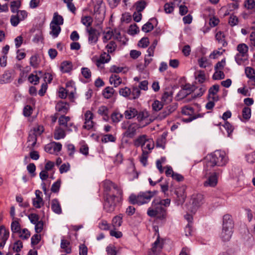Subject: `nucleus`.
<instances>
[{"label":"nucleus","instance_id":"obj_29","mask_svg":"<svg viewBox=\"0 0 255 255\" xmlns=\"http://www.w3.org/2000/svg\"><path fill=\"white\" fill-rule=\"evenodd\" d=\"M123 217L122 214H119L113 218L112 220V225L115 229L119 228L122 225Z\"/></svg>","mask_w":255,"mask_h":255},{"label":"nucleus","instance_id":"obj_16","mask_svg":"<svg viewBox=\"0 0 255 255\" xmlns=\"http://www.w3.org/2000/svg\"><path fill=\"white\" fill-rule=\"evenodd\" d=\"M186 186L182 185L175 190V193L177 195L178 200L181 203L184 202L186 198Z\"/></svg>","mask_w":255,"mask_h":255},{"label":"nucleus","instance_id":"obj_47","mask_svg":"<svg viewBox=\"0 0 255 255\" xmlns=\"http://www.w3.org/2000/svg\"><path fill=\"white\" fill-rule=\"evenodd\" d=\"M11 230L13 233H18L20 231V225L18 222L16 220H14L11 224Z\"/></svg>","mask_w":255,"mask_h":255},{"label":"nucleus","instance_id":"obj_44","mask_svg":"<svg viewBox=\"0 0 255 255\" xmlns=\"http://www.w3.org/2000/svg\"><path fill=\"white\" fill-rule=\"evenodd\" d=\"M243 118L245 120H249L251 116V109L250 108L245 107L242 111Z\"/></svg>","mask_w":255,"mask_h":255},{"label":"nucleus","instance_id":"obj_18","mask_svg":"<svg viewBox=\"0 0 255 255\" xmlns=\"http://www.w3.org/2000/svg\"><path fill=\"white\" fill-rule=\"evenodd\" d=\"M162 248V243L160 242L159 237H158L153 244V246L151 249L152 253H150L149 255H157L160 252Z\"/></svg>","mask_w":255,"mask_h":255},{"label":"nucleus","instance_id":"obj_35","mask_svg":"<svg viewBox=\"0 0 255 255\" xmlns=\"http://www.w3.org/2000/svg\"><path fill=\"white\" fill-rule=\"evenodd\" d=\"M123 118V115L118 112L113 113L111 116L112 121L114 124L120 122Z\"/></svg>","mask_w":255,"mask_h":255},{"label":"nucleus","instance_id":"obj_34","mask_svg":"<svg viewBox=\"0 0 255 255\" xmlns=\"http://www.w3.org/2000/svg\"><path fill=\"white\" fill-rule=\"evenodd\" d=\"M154 20H156L155 18L150 19L147 23L142 26V30L145 32L151 31L154 28L153 24L151 21Z\"/></svg>","mask_w":255,"mask_h":255},{"label":"nucleus","instance_id":"obj_52","mask_svg":"<svg viewBox=\"0 0 255 255\" xmlns=\"http://www.w3.org/2000/svg\"><path fill=\"white\" fill-rule=\"evenodd\" d=\"M182 113L185 115H189L190 116H194V110L193 108L189 106H185L182 109Z\"/></svg>","mask_w":255,"mask_h":255},{"label":"nucleus","instance_id":"obj_28","mask_svg":"<svg viewBox=\"0 0 255 255\" xmlns=\"http://www.w3.org/2000/svg\"><path fill=\"white\" fill-rule=\"evenodd\" d=\"M66 136V133L64 129L60 127L56 128L54 133V137L56 140L64 138Z\"/></svg>","mask_w":255,"mask_h":255},{"label":"nucleus","instance_id":"obj_6","mask_svg":"<svg viewBox=\"0 0 255 255\" xmlns=\"http://www.w3.org/2000/svg\"><path fill=\"white\" fill-rule=\"evenodd\" d=\"M44 131V128L41 126L37 125L30 130L27 139V142L31 147L35 146L37 141V137L40 136Z\"/></svg>","mask_w":255,"mask_h":255},{"label":"nucleus","instance_id":"obj_19","mask_svg":"<svg viewBox=\"0 0 255 255\" xmlns=\"http://www.w3.org/2000/svg\"><path fill=\"white\" fill-rule=\"evenodd\" d=\"M148 139L147 136L145 134L139 135L134 140L133 144L136 147H142L144 145L146 141H148Z\"/></svg>","mask_w":255,"mask_h":255},{"label":"nucleus","instance_id":"obj_50","mask_svg":"<svg viewBox=\"0 0 255 255\" xmlns=\"http://www.w3.org/2000/svg\"><path fill=\"white\" fill-rule=\"evenodd\" d=\"M198 64L199 66L201 68H206L210 65V62L207 58L205 57H201L198 59Z\"/></svg>","mask_w":255,"mask_h":255},{"label":"nucleus","instance_id":"obj_46","mask_svg":"<svg viewBox=\"0 0 255 255\" xmlns=\"http://www.w3.org/2000/svg\"><path fill=\"white\" fill-rule=\"evenodd\" d=\"M117 45L116 42L112 40L106 46L108 53H112L117 49Z\"/></svg>","mask_w":255,"mask_h":255},{"label":"nucleus","instance_id":"obj_1","mask_svg":"<svg viewBox=\"0 0 255 255\" xmlns=\"http://www.w3.org/2000/svg\"><path fill=\"white\" fill-rule=\"evenodd\" d=\"M228 158L224 151L216 150L207 155L205 158V167L208 170L215 166H223L226 165Z\"/></svg>","mask_w":255,"mask_h":255},{"label":"nucleus","instance_id":"obj_36","mask_svg":"<svg viewBox=\"0 0 255 255\" xmlns=\"http://www.w3.org/2000/svg\"><path fill=\"white\" fill-rule=\"evenodd\" d=\"M237 49L239 52L238 54H241L248 56V52L249 50L248 46L245 43L239 44L237 47Z\"/></svg>","mask_w":255,"mask_h":255},{"label":"nucleus","instance_id":"obj_13","mask_svg":"<svg viewBox=\"0 0 255 255\" xmlns=\"http://www.w3.org/2000/svg\"><path fill=\"white\" fill-rule=\"evenodd\" d=\"M136 116L138 122H145V124L143 126L149 124L153 121V120H152L151 118H149V114L146 110L139 112L138 113H137Z\"/></svg>","mask_w":255,"mask_h":255},{"label":"nucleus","instance_id":"obj_23","mask_svg":"<svg viewBox=\"0 0 255 255\" xmlns=\"http://www.w3.org/2000/svg\"><path fill=\"white\" fill-rule=\"evenodd\" d=\"M72 62L68 61H65L61 63L60 70L63 73H69L72 70Z\"/></svg>","mask_w":255,"mask_h":255},{"label":"nucleus","instance_id":"obj_63","mask_svg":"<svg viewBox=\"0 0 255 255\" xmlns=\"http://www.w3.org/2000/svg\"><path fill=\"white\" fill-rule=\"evenodd\" d=\"M41 240V236L39 234H35L31 238V243L32 246L37 245Z\"/></svg>","mask_w":255,"mask_h":255},{"label":"nucleus","instance_id":"obj_64","mask_svg":"<svg viewBox=\"0 0 255 255\" xmlns=\"http://www.w3.org/2000/svg\"><path fill=\"white\" fill-rule=\"evenodd\" d=\"M106 251L108 255H117L116 248L115 246L110 245L106 248Z\"/></svg>","mask_w":255,"mask_h":255},{"label":"nucleus","instance_id":"obj_21","mask_svg":"<svg viewBox=\"0 0 255 255\" xmlns=\"http://www.w3.org/2000/svg\"><path fill=\"white\" fill-rule=\"evenodd\" d=\"M110 59V55L104 52L101 55L100 58L96 61V65L98 67H99L102 64L108 63Z\"/></svg>","mask_w":255,"mask_h":255},{"label":"nucleus","instance_id":"obj_38","mask_svg":"<svg viewBox=\"0 0 255 255\" xmlns=\"http://www.w3.org/2000/svg\"><path fill=\"white\" fill-rule=\"evenodd\" d=\"M103 42L106 43L113 37V30L111 28H109L107 31L103 32Z\"/></svg>","mask_w":255,"mask_h":255},{"label":"nucleus","instance_id":"obj_56","mask_svg":"<svg viewBox=\"0 0 255 255\" xmlns=\"http://www.w3.org/2000/svg\"><path fill=\"white\" fill-rule=\"evenodd\" d=\"M19 237L23 240H26L29 238L30 236V232L26 229H24L22 231L19 232Z\"/></svg>","mask_w":255,"mask_h":255},{"label":"nucleus","instance_id":"obj_40","mask_svg":"<svg viewBox=\"0 0 255 255\" xmlns=\"http://www.w3.org/2000/svg\"><path fill=\"white\" fill-rule=\"evenodd\" d=\"M114 91L112 87H107L104 90L103 95L105 98L109 99L113 96Z\"/></svg>","mask_w":255,"mask_h":255},{"label":"nucleus","instance_id":"obj_55","mask_svg":"<svg viewBox=\"0 0 255 255\" xmlns=\"http://www.w3.org/2000/svg\"><path fill=\"white\" fill-rule=\"evenodd\" d=\"M225 78V74L222 70H216L213 75V79L214 80H221Z\"/></svg>","mask_w":255,"mask_h":255},{"label":"nucleus","instance_id":"obj_26","mask_svg":"<svg viewBox=\"0 0 255 255\" xmlns=\"http://www.w3.org/2000/svg\"><path fill=\"white\" fill-rule=\"evenodd\" d=\"M50 28L51 29L50 34L54 38L57 37L61 31V27L60 26L53 24V23H50Z\"/></svg>","mask_w":255,"mask_h":255},{"label":"nucleus","instance_id":"obj_11","mask_svg":"<svg viewBox=\"0 0 255 255\" xmlns=\"http://www.w3.org/2000/svg\"><path fill=\"white\" fill-rule=\"evenodd\" d=\"M94 118L93 114L90 111H87L84 114V125L83 128L87 129H90L93 128L94 123L93 121Z\"/></svg>","mask_w":255,"mask_h":255},{"label":"nucleus","instance_id":"obj_4","mask_svg":"<svg viewBox=\"0 0 255 255\" xmlns=\"http://www.w3.org/2000/svg\"><path fill=\"white\" fill-rule=\"evenodd\" d=\"M147 214L150 217L157 216V218L160 219H165V210L159 204V198H155L152 201L151 207L147 210Z\"/></svg>","mask_w":255,"mask_h":255},{"label":"nucleus","instance_id":"obj_5","mask_svg":"<svg viewBox=\"0 0 255 255\" xmlns=\"http://www.w3.org/2000/svg\"><path fill=\"white\" fill-rule=\"evenodd\" d=\"M141 128L140 125L137 123L124 121L121 124V128L125 130L123 135L127 138H133L137 134Z\"/></svg>","mask_w":255,"mask_h":255},{"label":"nucleus","instance_id":"obj_61","mask_svg":"<svg viewBox=\"0 0 255 255\" xmlns=\"http://www.w3.org/2000/svg\"><path fill=\"white\" fill-rule=\"evenodd\" d=\"M33 205L36 208H40L41 205H43L44 203L42 198H34L32 201Z\"/></svg>","mask_w":255,"mask_h":255},{"label":"nucleus","instance_id":"obj_42","mask_svg":"<svg viewBox=\"0 0 255 255\" xmlns=\"http://www.w3.org/2000/svg\"><path fill=\"white\" fill-rule=\"evenodd\" d=\"M247 55L238 53L235 56V60L238 65H242L247 60Z\"/></svg>","mask_w":255,"mask_h":255},{"label":"nucleus","instance_id":"obj_58","mask_svg":"<svg viewBox=\"0 0 255 255\" xmlns=\"http://www.w3.org/2000/svg\"><path fill=\"white\" fill-rule=\"evenodd\" d=\"M116 140V137L114 136L112 134H108L105 135L102 138V142H108L109 141L114 142Z\"/></svg>","mask_w":255,"mask_h":255},{"label":"nucleus","instance_id":"obj_15","mask_svg":"<svg viewBox=\"0 0 255 255\" xmlns=\"http://www.w3.org/2000/svg\"><path fill=\"white\" fill-rule=\"evenodd\" d=\"M234 223L231 215H225L223 218V228L233 230Z\"/></svg>","mask_w":255,"mask_h":255},{"label":"nucleus","instance_id":"obj_27","mask_svg":"<svg viewBox=\"0 0 255 255\" xmlns=\"http://www.w3.org/2000/svg\"><path fill=\"white\" fill-rule=\"evenodd\" d=\"M216 39L218 43L221 44L223 46L225 47L228 43L225 39V36L224 33L221 31H218L215 35Z\"/></svg>","mask_w":255,"mask_h":255},{"label":"nucleus","instance_id":"obj_59","mask_svg":"<svg viewBox=\"0 0 255 255\" xmlns=\"http://www.w3.org/2000/svg\"><path fill=\"white\" fill-rule=\"evenodd\" d=\"M149 152L143 151L142 152L141 156L140 157V161L143 166H146L147 163V158Z\"/></svg>","mask_w":255,"mask_h":255},{"label":"nucleus","instance_id":"obj_49","mask_svg":"<svg viewBox=\"0 0 255 255\" xmlns=\"http://www.w3.org/2000/svg\"><path fill=\"white\" fill-rule=\"evenodd\" d=\"M97 113L102 116H107L109 115V110L107 107L102 106L99 108Z\"/></svg>","mask_w":255,"mask_h":255},{"label":"nucleus","instance_id":"obj_10","mask_svg":"<svg viewBox=\"0 0 255 255\" xmlns=\"http://www.w3.org/2000/svg\"><path fill=\"white\" fill-rule=\"evenodd\" d=\"M222 171L219 170L213 172L211 175L208 177L206 180L204 182L203 185L205 187H215L218 183V175Z\"/></svg>","mask_w":255,"mask_h":255},{"label":"nucleus","instance_id":"obj_41","mask_svg":"<svg viewBox=\"0 0 255 255\" xmlns=\"http://www.w3.org/2000/svg\"><path fill=\"white\" fill-rule=\"evenodd\" d=\"M70 118L68 116H61L58 119L59 125L64 128L67 126L68 123L70 122Z\"/></svg>","mask_w":255,"mask_h":255},{"label":"nucleus","instance_id":"obj_51","mask_svg":"<svg viewBox=\"0 0 255 255\" xmlns=\"http://www.w3.org/2000/svg\"><path fill=\"white\" fill-rule=\"evenodd\" d=\"M140 95V91L138 87H133L131 91L130 99H135L139 97Z\"/></svg>","mask_w":255,"mask_h":255},{"label":"nucleus","instance_id":"obj_43","mask_svg":"<svg viewBox=\"0 0 255 255\" xmlns=\"http://www.w3.org/2000/svg\"><path fill=\"white\" fill-rule=\"evenodd\" d=\"M244 5L248 9L255 11V1L254 0H246Z\"/></svg>","mask_w":255,"mask_h":255},{"label":"nucleus","instance_id":"obj_9","mask_svg":"<svg viewBox=\"0 0 255 255\" xmlns=\"http://www.w3.org/2000/svg\"><path fill=\"white\" fill-rule=\"evenodd\" d=\"M190 202L193 208L192 211H196L204 203L203 195L200 193L193 194L191 198Z\"/></svg>","mask_w":255,"mask_h":255},{"label":"nucleus","instance_id":"obj_32","mask_svg":"<svg viewBox=\"0 0 255 255\" xmlns=\"http://www.w3.org/2000/svg\"><path fill=\"white\" fill-rule=\"evenodd\" d=\"M154 147V144L153 141L148 138V141H146L144 145L142 147V152L143 151H148L150 153Z\"/></svg>","mask_w":255,"mask_h":255},{"label":"nucleus","instance_id":"obj_31","mask_svg":"<svg viewBox=\"0 0 255 255\" xmlns=\"http://www.w3.org/2000/svg\"><path fill=\"white\" fill-rule=\"evenodd\" d=\"M60 247L66 254H70L71 252V248L70 246V242L66 240L62 239L61 241Z\"/></svg>","mask_w":255,"mask_h":255},{"label":"nucleus","instance_id":"obj_24","mask_svg":"<svg viewBox=\"0 0 255 255\" xmlns=\"http://www.w3.org/2000/svg\"><path fill=\"white\" fill-rule=\"evenodd\" d=\"M113 38L115 40H117L121 44L125 45L126 44L127 41L126 38L122 36L120 31L117 29H114L113 30Z\"/></svg>","mask_w":255,"mask_h":255},{"label":"nucleus","instance_id":"obj_12","mask_svg":"<svg viewBox=\"0 0 255 255\" xmlns=\"http://www.w3.org/2000/svg\"><path fill=\"white\" fill-rule=\"evenodd\" d=\"M86 31L88 34V42L93 45L97 43L98 40L97 30L92 27L86 28Z\"/></svg>","mask_w":255,"mask_h":255},{"label":"nucleus","instance_id":"obj_54","mask_svg":"<svg viewBox=\"0 0 255 255\" xmlns=\"http://www.w3.org/2000/svg\"><path fill=\"white\" fill-rule=\"evenodd\" d=\"M20 2L18 0L13 1L11 2L10 8L11 11L13 13L17 12L18 9L20 7Z\"/></svg>","mask_w":255,"mask_h":255},{"label":"nucleus","instance_id":"obj_7","mask_svg":"<svg viewBox=\"0 0 255 255\" xmlns=\"http://www.w3.org/2000/svg\"><path fill=\"white\" fill-rule=\"evenodd\" d=\"M105 6L103 3V1L100 0L97 1L94 6V15L95 18L98 20L99 22H101L105 18Z\"/></svg>","mask_w":255,"mask_h":255},{"label":"nucleus","instance_id":"obj_33","mask_svg":"<svg viewBox=\"0 0 255 255\" xmlns=\"http://www.w3.org/2000/svg\"><path fill=\"white\" fill-rule=\"evenodd\" d=\"M50 23L60 26L63 24V18L62 16L59 15L57 12H55Z\"/></svg>","mask_w":255,"mask_h":255},{"label":"nucleus","instance_id":"obj_22","mask_svg":"<svg viewBox=\"0 0 255 255\" xmlns=\"http://www.w3.org/2000/svg\"><path fill=\"white\" fill-rule=\"evenodd\" d=\"M233 230L222 228L221 238L224 241H228L231 238Z\"/></svg>","mask_w":255,"mask_h":255},{"label":"nucleus","instance_id":"obj_14","mask_svg":"<svg viewBox=\"0 0 255 255\" xmlns=\"http://www.w3.org/2000/svg\"><path fill=\"white\" fill-rule=\"evenodd\" d=\"M246 76L249 78L248 83L255 86V71L251 67H247L245 69Z\"/></svg>","mask_w":255,"mask_h":255},{"label":"nucleus","instance_id":"obj_17","mask_svg":"<svg viewBox=\"0 0 255 255\" xmlns=\"http://www.w3.org/2000/svg\"><path fill=\"white\" fill-rule=\"evenodd\" d=\"M55 108L56 110L61 114H66L69 109V105L68 103L60 101L57 103Z\"/></svg>","mask_w":255,"mask_h":255},{"label":"nucleus","instance_id":"obj_48","mask_svg":"<svg viewBox=\"0 0 255 255\" xmlns=\"http://www.w3.org/2000/svg\"><path fill=\"white\" fill-rule=\"evenodd\" d=\"M172 101V95L167 92H164L162 96V102L167 104Z\"/></svg>","mask_w":255,"mask_h":255},{"label":"nucleus","instance_id":"obj_8","mask_svg":"<svg viewBox=\"0 0 255 255\" xmlns=\"http://www.w3.org/2000/svg\"><path fill=\"white\" fill-rule=\"evenodd\" d=\"M103 187L106 192L112 194L119 193L120 195H123V191L120 187L115 184L111 181L106 180L103 182Z\"/></svg>","mask_w":255,"mask_h":255},{"label":"nucleus","instance_id":"obj_3","mask_svg":"<svg viewBox=\"0 0 255 255\" xmlns=\"http://www.w3.org/2000/svg\"><path fill=\"white\" fill-rule=\"evenodd\" d=\"M158 191L156 190L140 192L137 195L131 194L129 197V201L132 204L142 205L149 203L151 198L156 195Z\"/></svg>","mask_w":255,"mask_h":255},{"label":"nucleus","instance_id":"obj_37","mask_svg":"<svg viewBox=\"0 0 255 255\" xmlns=\"http://www.w3.org/2000/svg\"><path fill=\"white\" fill-rule=\"evenodd\" d=\"M146 5V2L143 0H140L136 2L134 4L135 9L137 12H141L145 8Z\"/></svg>","mask_w":255,"mask_h":255},{"label":"nucleus","instance_id":"obj_2","mask_svg":"<svg viewBox=\"0 0 255 255\" xmlns=\"http://www.w3.org/2000/svg\"><path fill=\"white\" fill-rule=\"evenodd\" d=\"M123 195L107 193L104 196V210L108 213L113 212L118 204L122 201Z\"/></svg>","mask_w":255,"mask_h":255},{"label":"nucleus","instance_id":"obj_57","mask_svg":"<svg viewBox=\"0 0 255 255\" xmlns=\"http://www.w3.org/2000/svg\"><path fill=\"white\" fill-rule=\"evenodd\" d=\"M223 127L225 128L227 132H228V136L230 137L234 130L233 127L228 122H226L223 125Z\"/></svg>","mask_w":255,"mask_h":255},{"label":"nucleus","instance_id":"obj_39","mask_svg":"<svg viewBox=\"0 0 255 255\" xmlns=\"http://www.w3.org/2000/svg\"><path fill=\"white\" fill-rule=\"evenodd\" d=\"M81 22L87 28H90L93 22V19L90 16H84L81 18Z\"/></svg>","mask_w":255,"mask_h":255},{"label":"nucleus","instance_id":"obj_60","mask_svg":"<svg viewBox=\"0 0 255 255\" xmlns=\"http://www.w3.org/2000/svg\"><path fill=\"white\" fill-rule=\"evenodd\" d=\"M163 104L159 101H155L152 105V109L155 111H159L163 108Z\"/></svg>","mask_w":255,"mask_h":255},{"label":"nucleus","instance_id":"obj_45","mask_svg":"<svg viewBox=\"0 0 255 255\" xmlns=\"http://www.w3.org/2000/svg\"><path fill=\"white\" fill-rule=\"evenodd\" d=\"M39 64V61L38 57L37 55L32 56L30 58V65L31 66L34 68H36L38 67Z\"/></svg>","mask_w":255,"mask_h":255},{"label":"nucleus","instance_id":"obj_62","mask_svg":"<svg viewBox=\"0 0 255 255\" xmlns=\"http://www.w3.org/2000/svg\"><path fill=\"white\" fill-rule=\"evenodd\" d=\"M23 247L22 243L20 241H18L15 242L13 246V250L16 253L20 251Z\"/></svg>","mask_w":255,"mask_h":255},{"label":"nucleus","instance_id":"obj_30","mask_svg":"<svg viewBox=\"0 0 255 255\" xmlns=\"http://www.w3.org/2000/svg\"><path fill=\"white\" fill-rule=\"evenodd\" d=\"M137 113V110L133 108H129L125 112V116L127 119H131L136 116Z\"/></svg>","mask_w":255,"mask_h":255},{"label":"nucleus","instance_id":"obj_53","mask_svg":"<svg viewBox=\"0 0 255 255\" xmlns=\"http://www.w3.org/2000/svg\"><path fill=\"white\" fill-rule=\"evenodd\" d=\"M119 93L121 96H123V97H130L131 96V90L128 87H125L120 90Z\"/></svg>","mask_w":255,"mask_h":255},{"label":"nucleus","instance_id":"obj_20","mask_svg":"<svg viewBox=\"0 0 255 255\" xmlns=\"http://www.w3.org/2000/svg\"><path fill=\"white\" fill-rule=\"evenodd\" d=\"M51 210L57 214L62 213V208L60 204L57 199H54L51 201Z\"/></svg>","mask_w":255,"mask_h":255},{"label":"nucleus","instance_id":"obj_25","mask_svg":"<svg viewBox=\"0 0 255 255\" xmlns=\"http://www.w3.org/2000/svg\"><path fill=\"white\" fill-rule=\"evenodd\" d=\"M109 81L111 84H113L115 87L119 86L122 83V80L119 75L113 74L110 76Z\"/></svg>","mask_w":255,"mask_h":255}]
</instances>
